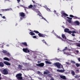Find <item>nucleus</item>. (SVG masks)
Wrapping results in <instances>:
<instances>
[{
	"instance_id": "f257e3e1",
	"label": "nucleus",
	"mask_w": 80,
	"mask_h": 80,
	"mask_svg": "<svg viewBox=\"0 0 80 80\" xmlns=\"http://www.w3.org/2000/svg\"><path fill=\"white\" fill-rule=\"evenodd\" d=\"M22 73H19L17 74L16 75V77L17 79H18V80H24L23 79H22L23 78H22Z\"/></svg>"
},
{
	"instance_id": "f03ea898",
	"label": "nucleus",
	"mask_w": 80,
	"mask_h": 80,
	"mask_svg": "<svg viewBox=\"0 0 80 80\" xmlns=\"http://www.w3.org/2000/svg\"><path fill=\"white\" fill-rule=\"evenodd\" d=\"M28 8H32V10H33L34 11H35V12H37V9H36V5L34 4L33 6L32 5L30 4L28 6Z\"/></svg>"
},
{
	"instance_id": "7ed1b4c3",
	"label": "nucleus",
	"mask_w": 80,
	"mask_h": 80,
	"mask_svg": "<svg viewBox=\"0 0 80 80\" xmlns=\"http://www.w3.org/2000/svg\"><path fill=\"white\" fill-rule=\"evenodd\" d=\"M19 16L21 17V18H20V20H23V18H24L25 17V14L23 12H20L19 13Z\"/></svg>"
},
{
	"instance_id": "20e7f679",
	"label": "nucleus",
	"mask_w": 80,
	"mask_h": 80,
	"mask_svg": "<svg viewBox=\"0 0 80 80\" xmlns=\"http://www.w3.org/2000/svg\"><path fill=\"white\" fill-rule=\"evenodd\" d=\"M2 73L3 75H8V71L6 68L2 70Z\"/></svg>"
},
{
	"instance_id": "39448f33",
	"label": "nucleus",
	"mask_w": 80,
	"mask_h": 80,
	"mask_svg": "<svg viewBox=\"0 0 80 80\" xmlns=\"http://www.w3.org/2000/svg\"><path fill=\"white\" fill-rule=\"evenodd\" d=\"M54 65L56 66L58 68H60L61 64L59 62H56V63H54Z\"/></svg>"
},
{
	"instance_id": "423d86ee",
	"label": "nucleus",
	"mask_w": 80,
	"mask_h": 80,
	"mask_svg": "<svg viewBox=\"0 0 80 80\" xmlns=\"http://www.w3.org/2000/svg\"><path fill=\"white\" fill-rule=\"evenodd\" d=\"M62 38H63L64 39H62V41H64V42H65V41H67V37L65 36V35L64 34H62Z\"/></svg>"
},
{
	"instance_id": "0eeeda50",
	"label": "nucleus",
	"mask_w": 80,
	"mask_h": 80,
	"mask_svg": "<svg viewBox=\"0 0 80 80\" xmlns=\"http://www.w3.org/2000/svg\"><path fill=\"white\" fill-rule=\"evenodd\" d=\"M20 45L21 46V47H23L24 46H25V47H27L28 46L27 43L26 42H22L20 43Z\"/></svg>"
},
{
	"instance_id": "6e6552de",
	"label": "nucleus",
	"mask_w": 80,
	"mask_h": 80,
	"mask_svg": "<svg viewBox=\"0 0 80 80\" xmlns=\"http://www.w3.org/2000/svg\"><path fill=\"white\" fill-rule=\"evenodd\" d=\"M61 13L62 15V17H63V16H66V17H67L68 16V14H67L65 13V12L63 11H62L61 12Z\"/></svg>"
},
{
	"instance_id": "1a4fd4ad",
	"label": "nucleus",
	"mask_w": 80,
	"mask_h": 80,
	"mask_svg": "<svg viewBox=\"0 0 80 80\" xmlns=\"http://www.w3.org/2000/svg\"><path fill=\"white\" fill-rule=\"evenodd\" d=\"M36 66L39 67H42L44 66V63H41L39 64H37Z\"/></svg>"
},
{
	"instance_id": "9d476101",
	"label": "nucleus",
	"mask_w": 80,
	"mask_h": 80,
	"mask_svg": "<svg viewBox=\"0 0 80 80\" xmlns=\"http://www.w3.org/2000/svg\"><path fill=\"white\" fill-rule=\"evenodd\" d=\"M38 35L39 37H43V38H45V36H46V35L45 34H42L41 33H39L38 34Z\"/></svg>"
},
{
	"instance_id": "9b49d317",
	"label": "nucleus",
	"mask_w": 80,
	"mask_h": 80,
	"mask_svg": "<svg viewBox=\"0 0 80 80\" xmlns=\"http://www.w3.org/2000/svg\"><path fill=\"white\" fill-rule=\"evenodd\" d=\"M22 50L25 53H28V52H30V51L28 50V49L27 48H24L22 49Z\"/></svg>"
},
{
	"instance_id": "f8f14e48",
	"label": "nucleus",
	"mask_w": 80,
	"mask_h": 80,
	"mask_svg": "<svg viewBox=\"0 0 80 80\" xmlns=\"http://www.w3.org/2000/svg\"><path fill=\"white\" fill-rule=\"evenodd\" d=\"M67 18L69 19H68L67 21L68 22V23H70L72 22V20H72V18H70L69 17H67Z\"/></svg>"
},
{
	"instance_id": "ddd939ff",
	"label": "nucleus",
	"mask_w": 80,
	"mask_h": 80,
	"mask_svg": "<svg viewBox=\"0 0 80 80\" xmlns=\"http://www.w3.org/2000/svg\"><path fill=\"white\" fill-rule=\"evenodd\" d=\"M3 62L4 64H5V65H6L9 66H10V65H11L10 63H9L8 61H4Z\"/></svg>"
},
{
	"instance_id": "4468645a",
	"label": "nucleus",
	"mask_w": 80,
	"mask_h": 80,
	"mask_svg": "<svg viewBox=\"0 0 80 80\" xmlns=\"http://www.w3.org/2000/svg\"><path fill=\"white\" fill-rule=\"evenodd\" d=\"M64 32L66 33H70V31H69V29L68 28H65L64 29Z\"/></svg>"
},
{
	"instance_id": "2eb2a0df",
	"label": "nucleus",
	"mask_w": 80,
	"mask_h": 80,
	"mask_svg": "<svg viewBox=\"0 0 80 80\" xmlns=\"http://www.w3.org/2000/svg\"><path fill=\"white\" fill-rule=\"evenodd\" d=\"M57 71L61 73H63L64 72H65V70H62L57 69Z\"/></svg>"
},
{
	"instance_id": "dca6fc26",
	"label": "nucleus",
	"mask_w": 80,
	"mask_h": 80,
	"mask_svg": "<svg viewBox=\"0 0 80 80\" xmlns=\"http://www.w3.org/2000/svg\"><path fill=\"white\" fill-rule=\"evenodd\" d=\"M60 78L63 80H66L67 79L66 77L64 76H60Z\"/></svg>"
},
{
	"instance_id": "f3484780",
	"label": "nucleus",
	"mask_w": 80,
	"mask_h": 80,
	"mask_svg": "<svg viewBox=\"0 0 80 80\" xmlns=\"http://www.w3.org/2000/svg\"><path fill=\"white\" fill-rule=\"evenodd\" d=\"M69 17H71V18H75L76 19H77V18H78L77 17H76V16H73V15H69Z\"/></svg>"
},
{
	"instance_id": "a211bd4d",
	"label": "nucleus",
	"mask_w": 80,
	"mask_h": 80,
	"mask_svg": "<svg viewBox=\"0 0 80 80\" xmlns=\"http://www.w3.org/2000/svg\"><path fill=\"white\" fill-rule=\"evenodd\" d=\"M50 73V72L48 70H47V72L44 71V75H47V74H48V73Z\"/></svg>"
},
{
	"instance_id": "6ab92c4d",
	"label": "nucleus",
	"mask_w": 80,
	"mask_h": 80,
	"mask_svg": "<svg viewBox=\"0 0 80 80\" xmlns=\"http://www.w3.org/2000/svg\"><path fill=\"white\" fill-rule=\"evenodd\" d=\"M65 50H69V51H70V50H71V49H70L69 48H67V47H65V48L63 50V51Z\"/></svg>"
},
{
	"instance_id": "aec40b11",
	"label": "nucleus",
	"mask_w": 80,
	"mask_h": 80,
	"mask_svg": "<svg viewBox=\"0 0 80 80\" xmlns=\"http://www.w3.org/2000/svg\"><path fill=\"white\" fill-rule=\"evenodd\" d=\"M0 67H4V64L2 62H0Z\"/></svg>"
},
{
	"instance_id": "412c9836",
	"label": "nucleus",
	"mask_w": 80,
	"mask_h": 80,
	"mask_svg": "<svg viewBox=\"0 0 80 80\" xmlns=\"http://www.w3.org/2000/svg\"><path fill=\"white\" fill-rule=\"evenodd\" d=\"M77 32L75 30L72 31H70V33H69V34H71V33H76Z\"/></svg>"
},
{
	"instance_id": "4be33fe9",
	"label": "nucleus",
	"mask_w": 80,
	"mask_h": 80,
	"mask_svg": "<svg viewBox=\"0 0 80 80\" xmlns=\"http://www.w3.org/2000/svg\"><path fill=\"white\" fill-rule=\"evenodd\" d=\"M74 23L76 24L77 25H80V22L78 21H76L74 22Z\"/></svg>"
},
{
	"instance_id": "5701e85b",
	"label": "nucleus",
	"mask_w": 80,
	"mask_h": 80,
	"mask_svg": "<svg viewBox=\"0 0 80 80\" xmlns=\"http://www.w3.org/2000/svg\"><path fill=\"white\" fill-rule=\"evenodd\" d=\"M29 34L31 35H32V36L35 35V33H34V32H30Z\"/></svg>"
},
{
	"instance_id": "b1692460",
	"label": "nucleus",
	"mask_w": 80,
	"mask_h": 80,
	"mask_svg": "<svg viewBox=\"0 0 80 80\" xmlns=\"http://www.w3.org/2000/svg\"><path fill=\"white\" fill-rule=\"evenodd\" d=\"M4 60H7V61H10L9 59L7 57H5L3 58Z\"/></svg>"
},
{
	"instance_id": "393cba45",
	"label": "nucleus",
	"mask_w": 80,
	"mask_h": 80,
	"mask_svg": "<svg viewBox=\"0 0 80 80\" xmlns=\"http://www.w3.org/2000/svg\"><path fill=\"white\" fill-rule=\"evenodd\" d=\"M32 32H34L36 33H40V32H39L37 31L34 30V31H32Z\"/></svg>"
},
{
	"instance_id": "a878e982",
	"label": "nucleus",
	"mask_w": 80,
	"mask_h": 80,
	"mask_svg": "<svg viewBox=\"0 0 80 80\" xmlns=\"http://www.w3.org/2000/svg\"><path fill=\"white\" fill-rule=\"evenodd\" d=\"M57 37L58 38H59V39H61L62 40H63V39L62 38V37H60V36H58V35L57 36Z\"/></svg>"
},
{
	"instance_id": "bb28decb",
	"label": "nucleus",
	"mask_w": 80,
	"mask_h": 80,
	"mask_svg": "<svg viewBox=\"0 0 80 80\" xmlns=\"http://www.w3.org/2000/svg\"><path fill=\"white\" fill-rule=\"evenodd\" d=\"M45 62L46 64H51V63H52L48 61H45Z\"/></svg>"
},
{
	"instance_id": "cd10ccee",
	"label": "nucleus",
	"mask_w": 80,
	"mask_h": 80,
	"mask_svg": "<svg viewBox=\"0 0 80 80\" xmlns=\"http://www.w3.org/2000/svg\"><path fill=\"white\" fill-rule=\"evenodd\" d=\"M71 73L72 74V75L74 76L75 75V72H74V71H71Z\"/></svg>"
},
{
	"instance_id": "c85d7f7f",
	"label": "nucleus",
	"mask_w": 80,
	"mask_h": 80,
	"mask_svg": "<svg viewBox=\"0 0 80 80\" xmlns=\"http://www.w3.org/2000/svg\"><path fill=\"white\" fill-rule=\"evenodd\" d=\"M76 65L77 67H80V64L76 63Z\"/></svg>"
},
{
	"instance_id": "c756f323",
	"label": "nucleus",
	"mask_w": 80,
	"mask_h": 80,
	"mask_svg": "<svg viewBox=\"0 0 80 80\" xmlns=\"http://www.w3.org/2000/svg\"><path fill=\"white\" fill-rule=\"evenodd\" d=\"M75 72L76 73H79L80 72V70H79V69L77 70L76 71H75Z\"/></svg>"
},
{
	"instance_id": "7c9ffc66",
	"label": "nucleus",
	"mask_w": 80,
	"mask_h": 80,
	"mask_svg": "<svg viewBox=\"0 0 80 80\" xmlns=\"http://www.w3.org/2000/svg\"><path fill=\"white\" fill-rule=\"evenodd\" d=\"M2 52L3 53H7V51L6 50H3Z\"/></svg>"
},
{
	"instance_id": "2f4dec72",
	"label": "nucleus",
	"mask_w": 80,
	"mask_h": 80,
	"mask_svg": "<svg viewBox=\"0 0 80 80\" xmlns=\"http://www.w3.org/2000/svg\"><path fill=\"white\" fill-rule=\"evenodd\" d=\"M76 46H77V47H80V43H77V44L76 45Z\"/></svg>"
},
{
	"instance_id": "473e14b6",
	"label": "nucleus",
	"mask_w": 80,
	"mask_h": 80,
	"mask_svg": "<svg viewBox=\"0 0 80 80\" xmlns=\"http://www.w3.org/2000/svg\"><path fill=\"white\" fill-rule=\"evenodd\" d=\"M18 67H19V68H20L21 69L22 68V67H23V66H21L20 65H19L18 66Z\"/></svg>"
},
{
	"instance_id": "72a5a7b5",
	"label": "nucleus",
	"mask_w": 80,
	"mask_h": 80,
	"mask_svg": "<svg viewBox=\"0 0 80 80\" xmlns=\"http://www.w3.org/2000/svg\"><path fill=\"white\" fill-rule=\"evenodd\" d=\"M71 63H75V62L74 61H71Z\"/></svg>"
},
{
	"instance_id": "f704fd0d",
	"label": "nucleus",
	"mask_w": 80,
	"mask_h": 80,
	"mask_svg": "<svg viewBox=\"0 0 80 80\" xmlns=\"http://www.w3.org/2000/svg\"><path fill=\"white\" fill-rule=\"evenodd\" d=\"M43 43H44L46 45H48V44H47V43L46 42H45V41H43Z\"/></svg>"
},
{
	"instance_id": "c9c22d12",
	"label": "nucleus",
	"mask_w": 80,
	"mask_h": 80,
	"mask_svg": "<svg viewBox=\"0 0 80 80\" xmlns=\"http://www.w3.org/2000/svg\"><path fill=\"white\" fill-rule=\"evenodd\" d=\"M32 2H33V3H34V4H37V3H36V2H35L33 0H32Z\"/></svg>"
},
{
	"instance_id": "e433bc0d",
	"label": "nucleus",
	"mask_w": 80,
	"mask_h": 80,
	"mask_svg": "<svg viewBox=\"0 0 80 80\" xmlns=\"http://www.w3.org/2000/svg\"><path fill=\"white\" fill-rule=\"evenodd\" d=\"M28 8L27 7H25L24 9V10H25V12L27 11V9Z\"/></svg>"
},
{
	"instance_id": "4c0bfd02",
	"label": "nucleus",
	"mask_w": 80,
	"mask_h": 80,
	"mask_svg": "<svg viewBox=\"0 0 80 80\" xmlns=\"http://www.w3.org/2000/svg\"><path fill=\"white\" fill-rule=\"evenodd\" d=\"M32 37H33V38H37V36H32Z\"/></svg>"
},
{
	"instance_id": "58836bf2",
	"label": "nucleus",
	"mask_w": 80,
	"mask_h": 80,
	"mask_svg": "<svg viewBox=\"0 0 80 80\" xmlns=\"http://www.w3.org/2000/svg\"><path fill=\"white\" fill-rule=\"evenodd\" d=\"M6 55H7L8 56H10V54L9 53H6Z\"/></svg>"
},
{
	"instance_id": "ea45409f",
	"label": "nucleus",
	"mask_w": 80,
	"mask_h": 80,
	"mask_svg": "<svg viewBox=\"0 0 80 80\" xmlns=\"http://www.w3.org/2000/svg\"><path fill=\"white\" fill-rule=\"evenodd\" d=\"M78 75H77L75 76V78H78Z\"/></svg>"
},
{
	"instance_id": "a19ab883",
	"label": "nucleus",
	"mask_w": 80,
	"mask_h": 80,
	"mask_svg": "<svg viewBox=\"0 0 80 80\" xmlns=\"http://www.w3.org/2000/svg\"><path fill=\"white\" fill-rule=\"evenodd\" d=\"M48 76L49 77H50V78H52V76H51V75L50 74H48Z\"/></svg>"
},
{
	"instance_id": "79ce46f5",
	"label": "nucleus",
	"mask_w": 80,
	"mask_h": 80,
	"mask_svg": "<svg viewBox=\"0 0 80 80\" xmlns=\"http://www.w3.org/2000/svg\"><path fill=\"white\" fill-rule=\"evenodd\" d=\"M17 1L18 2V3L20 2V0H17Z\"/></svg>"
},
{
	"instance_id": "37998d69",
	"label": "nucleus",
	"mask_w": 80,
	"mask_h": 80,
	"mask_svg": "<svg viewBox=\"0 0 80 80\" xmlns=\"http://www.w3.org/2000/svg\"><path fill=\"white\" fill-rule=\"evenodd\" d=\"M2 17L4 19H5V18H5V16H3Z\"/></svg>"
},
{
	"instance_id": "c03bdc74",
	"label": "nucleus",
	"mask_w": 80,
	"mask_h": 80,
	"mask_svg": "<svg viewBox=\"0 0 80 80\" xmlns=\"http://www.w3.org/2000/svg\"><path fill=\"white\" fill-rule=\"evenodd\" d=\"M55 60H57V61L59 60V59L57 58H55Z\"/></svg>"
},
{
	"instance_id": "a18cd8bd",
	"label": "nucleus",
	"mask_w": 80,
	"mask_h": 80,
	"mask_svg": "<svg viewBox=\"0 0 80 80\" xmlns=\"http://www.w3.org/2000/svg\"><path fill=\"white\" fill-rule=\"evenodd\" d=\"M72 35L73 36V37H75V34H72Z\"/></svg>"
},
{
	"instance_id": "49530a36",
	"label": "nucleus",
	"mask_w": 80,
	"mask_h": 80,
	"mask_svg": "<svg viewBox=\"0 0 80 80\" xmlns=\"http://www.w3.org/2000/svg\"><path fill=\"white\" fill-rule=\"evenodd\" d=\"M78 60L79 62H80V58H78Z\"/></svg>"
},
{
	"instance_id": "de8ad7c7",
	"label": "nucleus",
	"mask_w": 80,
	"mask_h": 80,
	"mask_svg": "<svg viewBox=\"0 0 80 80\" xmlns=\"http://www.w3.org/2000/svg\"><path fill=\"white\" fill-rule=\"evenodd\" d=\"M66 64H67L68 65H69V64H70L68 62H66Z\"/></svg>"
},
{
	"instance_id": "09e8293b",
	"label": "nucleus",
	"mask_w": 80,
	"mask_h": 80,
	"mask_svg": "<svg viewBox=\"0 0 80 80\" xmlns=\"http://www.w3.org/2000/svg\"><path fill=\"white\" fill-rule=\"evenodd\" d=\"M76 52H77V53H78V52H79L78 51V50H76Z\"/></svg>"
},
{
	"instance_id": "8fccbe9b",
	"label": "nucleus",
	"mask_w": 80,
	"mask_h": 80,
	"mask_svg": "<svg viewBox=\"0 0 80 80\" xmlns=\"http://www.w3.org/2000/svg\"><path fill=\"white\" fill-rule=\"evenodd\" d=\"M38 73L39 74H40V71H38Z\"/></svg>"
},
{
	"instance_id": "3c124183",
	"label": "nucleus",
	"mask_w": 80,
	"mask_h": 80,
	"mask_svg": "<svg viewBox=\"0 0 80 80\" xmlns=\"http://www.w3.org/2000/svg\"><path fill=\"white\" fill-rule=\"evenodd\" d=\"M51 80H54V79L53 78H51Z\"/></svg>"
},
{
	"instance_id": "603ef678",
	"label": "nucleus",
	"mask_w": 80,
	"mask_h": 80,
	"mask_svg": "<svg viewBox=\"0 0 80 80\" xmlns=\"http://www.w3.org/2000/svg\"><path fill=\"white\" fill-rule=\"evenodd\" d=\"M42 42H44V41H45V40L43 39V40H42Z\"/></svg>"
},
{
	"instance_id": "864d4df0",
	"label": "nucleus",
	"mask_w": 80,
	"mask_h": 80,
	"mask_svg": "<svg viewBox=\"0 0 80 80\" xmlns=\"http://www.w3.org/2000/svg\"><path fill=\"white\" fill-rule=\"evenodd\" d=\"M44 20H45L46 21H47V20H46V19H45V18H44Z\"/></svg>"
},
{
	"instance_id": "5fc2aeb1",
	"label": "nucleus",
	"mask_w": 80,
	"mask_h": 80,
	"mask_svg": "<svg viewBox=\"0 0 80 80\" xmlns=\"http://www.w3.org/2000/svg\"><path fill=\"white\" fill-rule=\"evenodd\" d=\"M54 13H55V12H56V11L54 10Z\"/></svg>"
},
{
	"instance_id": "6e6d98bb",
	"label": "nucleus",
	"mask_w": 80,
	"mask_h": 80,
	"mask_svg": "<svg viewBox=\"0 0 80 80\" xmlns=\"http://www.w3.org/2000/svg\"><path fill=\"white\" fill-rule=\"evenodd\" d=\"M47 10H50V9H49V8H48L47 9Z\"/></svg>"
},
{
	"instance_id": "4d7b16f0",
	"label": "nucleus",
	"mask_w": 80,
	"mask_h": 80,
	"mask_svg": "<svg viewBox=\"0 0 80 80\" xmlns=\"http://www.w3.org/2000/svg\"><path fill=\"white\" fill-rule=\"evenodd\" d=\"M2 10H3V11H5V10L2 9Z\"/></svg>"
},
{
	"instance_id": "13d9d810",
	"label": "nucleus",
	"mask_w": 80,
	"mask_h": 80,
	"mask_svg": "<svg viewBox=\"0 0 80 80\" xmlns=\"http://www.w3.org/2000/svg\"><path fill=\"white\" fill-rule=\"evenodd\" d=\"M24 64H25V65H27V63H24Z\"/></svg>"
},
{
	"instance_id": "bf43d9fd",
	"label": "nucleus",
	"mask_w": 80,
	"mask_h": 80,
	"mask_svg": "<svg viewBox=\"0 0 80 80\" xmlns=\"http://www.w3.org/2000/svg\"><path fill=\"white\" fill-rule=\"evenodd\" d=\"M0 15H1V16H2V15L1 14H0Z\"/></svg>"
},
{
	"instance_id": "052dcab7",
	"label": "nucleus",
	"mask_w": 80,
	"mask_h": 80,
	"mask_svg": "<svg viewBox=\"0 0 80 80\" xmlns=\"http://www.w3.org/2000/svg\"><path fill=\"white\" fill-rule=\"evenodd\" d=\"M1 74L0 73V76H1Z\"/></svg>"
},
{
	"instance_id": "680f3d73",
	"label": "nucleus",
	"mask_w": 80,
	"mask_h": 80,
	"mask_svg": "<svg viewBox=\"0 0 80 80\" xmlns=\"http://www.w3.org/2000/svg\"><path fill=\"white\" fill-rule=\"evenodd\" d=\"M1 80V78L0 77V80Z\"/></svg>"
},
{
	"instance_id": "e2e57ef3",
	"label": "nucleus",
	"mask_w": 80,
	"mask_h": 80,
	"mask_svg": "<svg viewBox=\"0 0 80 80\" xmlns=\"http://www.w3.org/2000/svg\"><path fill=\"white\" fill-rule=\"evenodd\" d=\"M78 42H80V41H78Z\"/></svg>"
},
{
	"instance_id": "0e129e2a",
	"label": "nucleus",
	"mask_w": 80,
	"mask_h": 80,
	"mask_svg": "<svg viewBox=\"0 0 80 80\" xmlns=\"http://www.w3.org/2000/svg\"><path fill=\"white\" fill-rule=\"evenodd\" d=\"M29 25H31V24L30 23H29Z\"/></svg>"
},
{
	"instance_id": "69168bd1",
	"label": "nucleus",
	"mask_w": 80,
	"mask_h": 80,
	"mask_svg": "<svg viewBox=\"0 0 80 80\" xmlns=\"http://www.w3.org/2000/svg\"><path fill=\"white\" fill-rule=\"evenodd\" d=\"M7 0H5V1H7Z\"/></svg>"
},
{
	"instance_id": "338daca9",
	"label": "nucleus",
	"mask_w": 80,
	"mask_h": 80,
	"mask_svg": "<svg viewBox=\"0 0 80 80\" xmlns=\"http://www.w3.org/2000/svg\"><path fill=\"white\" fill-rule=\"evenodd\" d=\"M39 15V16H40V15Z\"/></svg>"
}]
</instances>
